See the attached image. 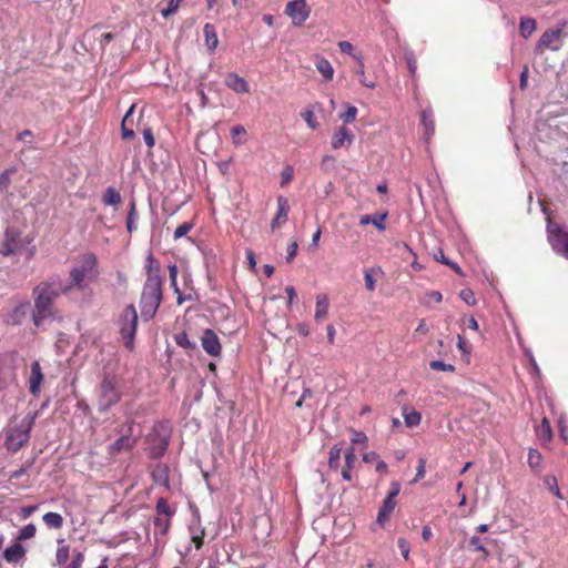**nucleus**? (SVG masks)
Segmentation results:
<instances>
[{
  "mask_svg": "<svg viewBox=\"0 0 568 568\" xmlns=\"http://www.w3.org/2000/svg\"><path fill=\"white\" fill-rule=\"evenodd\" d=\"M60 294L68 295V287L63 286V281L59 275H53L47 281L41 282L33 288L34 312L33 323L39 327L42 322L53 316V302Z\"/></svg>",
  "mask_w": 568,
  "mask_h": 568,
  "instance_id": "nucleus-1",
  "label": "nucleus"
},
{
  "mask_svg": "<svg viewBox=\"0 0 568 568\" xmlns=\"http://www.w3.org/2000/svg\"><path fill=\"white\" fill-rule=\"evenodd\" d=\"M98 276L97 258L93 254L83 255L70 271V280L63 282L70 294L73 290L87 292L89 285Z\"/></svg>",
  "mask_w": 568,
  "mask_h": 568,
  "instance_id": "nucleus-2",
  "label": "nucleus"
},
{
  "mask_svg": "<svg viewBox=\"0 0 568 568\" xmlns=\"http://www.w3.org/2000/svg\"><path fill=\"white\" fill-rule=\"evenodd\" d=\"M162 301V280L158 270L150 266L144 285V321L152 318Z\"/></svg>",
  "mask_w": 568,
  "mask_h": 568,
  "instance_id": "nucleus-3",
  "label": "nucleus"
},
{
  "mask_svg": "<svg viewBox=\"0 0 568 568\" xmlns=\"http://www.w3.org/2000/svg\"><path fill=\"white\" fill-rule=\"evenodd\" d=\"M171 437V426L169 422H158L148 434L146 444L148 454L151 458H158L164 454L169 446Z\"/></svg>",
  "mask_w": 568,
  "mask_h": 568,
  "instance_id": "nucleus-4",
  "label": "nucleus"
},
{
  "mask_svg": "<svg viewBox=\"0 0 568 568\" xmlns=\"http://www.w3.org/2000/svg\"><path fill=\"white\" fill-rule=\"evenodd\" d=\"M37 418V414H29L21 422L11 427L6 437V446L10 452H18L30 438V432Z\"/></svg>",
  "mask_w": 568,
  "mask_h": 568,
  "instance_id": "nucleus-5",
  "label": "nucleus"
},
{
  "mask_svg": "<svg viewBox=\"0 0 568 568\" xmlns=\"http://www.w3.org/2000/svg\"><path fill=\"white\" fill-rule=\"evenodd\" d=\"M547 240L555 253L568 260V231L551 219L547 223Z\"/></svg>",
  "mask_w": 568,
  "mask_h": 568,
  "instance_id": "nucleus-6",
  "label": "nucleus"
},
{
  "mask_svg": "<svg viewBox=\"0 0 568 568\" xmlns=\"http://www.w3.org/2000/svg\"><path fill=\"white\" fill-rule=\"evenodd\" d=\"M138 326V313L133 305H128L120 318V335L124 346L132 349L134 346V335Z\"/></svg>",
  "mask_w": 568,
  "mask_h": 568,
  "instance_id": "nucleus-7",
  "label": "nucleus"
},
{
  "mask_svg": "<svg viewBox=\"0 0 568 568\" xmlns=\"http://www.w3.org/2000/svg\"><path fill=\"white\" fill-rule=\"evenodd\" d=\"M98 407L103 412L116 404L120 399V394L115 385V378L112 376H104L98 389Z\"/></svg>",
  "mask_w": 568,
  "mask_h": 568,
  "instance_id": "nucleus-8",
  "label": "nucleus"
},
{
  "mask_svg": "<svg viewBox=\"0 0 568 568\" xmlns=\"http://www.w3.org/2000/svg\"><path fill=\"white\" fill-rule=\"evenodd\" d=\"M562 47V29L552 28L546 30L535 47L536 54H544L546 50L559 51Z\"/></svg>",
  "mask_w": 568,
  "mask_h": 568,
  "instance_id": "nucleus-9",
  "label": "nucleus"
},
{
  "mask_svg": "<svg viewBox=\"0 0 568 568\" xmlns=\"http://www.w3.org/2000/svg\"><path fill=\"white\" fill-rule=\"evenodd\" d=\"M400 491V485L398 481H392L389 485V490L387 493V496L382 503V506L379 507L376 521L381 526H384L390 518V515L393 514L397 501L396 497Z\"/></svg>",
  "mask_w": 568,
  "mask_h": 568,
  "instance_id": "nucleus-10",
  "label": "nucleus"
},
{
  "mask_svg": "<svg viewBox=\"0 0 568 568\" xmlns=\"http://www.w3.org/2000/svg\"><path fill=\"white\" fill-rule=\"evenodd\" d=\"M285 13L295 26H302L310 17V8L305 0H294L286 4Z\"/></svg>",
  "mask_w": 568,
  "mask_h": 568,
  "instance_id": "nucleus-11",
  "label": "nucleus"
},
{
  "mask_svg": "<svg viewBox=\"0 0 568 568\" xmlns=\"http://www.w3.org/2000/svg\"><path fill=\"white\" fill-rule=\"evenodd\" d=\"M23 246V241L19 231L8 229L4 234V240L0 244V253L10 255L18 253Z\"/></svg>",
  "mask_w": 568,
  "mask_h": 568,
  "instance_id": "nucleus-12",
  "label": "nucleus"
},
{
  "mask_svg": "<svg viewBox=\"0 0 568 568\" xmlns=\"http://www.w3.org/2000/svg\"><path fill=\"white\" fill-rule=\"evenodd\" d=\"M30 310L28 301L19 302L6 316L4 323L7 325L18 326L23 323Z\"/></svg>",
  "mask_w": 568,
  "mask_h": 568,
  "instance_id": "nucleus-13",
  "label": "nucleus"
},
{
  "mask_svg": "<svg viewBox=\"0 0 568 568\" xmlns=\"http://www.w3.org/2000/svg\"><path fill=\"white\" fill-rule=\"evenodd\" d=\"M202 347L211 356H219L222 351V346L217 335L210 328L203 332L201 337Z\"/></svg>",
  "mask_w": 568,
  "mask_h": 568,
  "instance_id": "nucleus-14",
  "label": "nucleus"
},
{
  "mask_svg": "<svg viewBox=\"0 0 568 568\" xmlns=\"http://www.w3.org/2000/svg\"><path fill=\"white\" fill-rule=\"evenodd\" d=\"M43 382V374L41 371L40 363L33 362L30 366L29 376V390L33 396H38L41 392V384Z\"/></svg>",
  "mask_w": 568,
  "mask_h": 568,
  "instance_id": "nucleus-15",
  "label": "nucleus"
},
{
  "mask_svg": "<svg viewBox=\"0 0 568 568\" xmlns=\"http://www.w3.org/2000/svg\"><path fill=\"white\" fill-rule=\"evenodd\" d=\"M345 465L342 468L341 475L344 480L351 481L353 479L352 470L357 465V456L353 446L348 447L344 453Z\"/></svg>",
  "mask_w": 568,
  "mask_h": 568,
  "instance_id": "nucleus-16",
  "label": "nucleus"
},
{
  "mask_svg": "<svg viewBox=\"0 0 568 568\" xmlns=\"http://www.w3.org/2000/svg\"><path fill=\"white\" fill-rule=\"evenodd\" d=\"M225 85L236 93H248V82L237 73L230 72L225 77Z\"/></svg>",
  "mask_w": 568,
  "mask_h": 568,
  "instance_id": "nucleus-17",
  "label": "nucleus"
},
{
  "mask_svg": "<svg viewBox=\"0 0 568 568\" xmlns=\"http://www.w3.org/2000/svg\"><path fill=\"white\" fill-rule=\"evenodd\" d=\"M353 139L354 134L352 133V131L345 125H343L334 132L331 144L334 150H338L343 148L346 143L351 144L353 142Z\"/></svg>",
  "mask_w": 568,
  "mask_h": 568,
  "instance_id": "nucleus-18",
  "label": "nucleus"
},
{
  "mask_svg": "<svg viewBox=\"0 0 568 568\" xmlns=\"http://www.w3.org/2000/svg\"><path fill=\"white\" fill-rule=\"evenodd\" d=\"M14 377L13 367L7 363L4 357L0 356V393L9 387Z\"/></svg>",
  "mask_w": 568,
  "mask_h": 568,
  "instance_id": "nucleus-19",
  "label": "nucleus"
},
{
  "mask_svg": "<svg viewBox=\"0 0 568 568\" xmlns=\"http://www.w3.org/2000/svg\"><path fill=\"white\" fill-rule=\"evenodd\" d=\"M288 211H290V205H288L287 200L284 196H278L277 197V212L271 223V227L273 231L286 222Z\"/></svg>",
  "mask_w": 568,
  "mask_h": 568,
  "instance_id": "nucleus-20",
  "label": "nucleus"
},
{
  "mask_svg": "<svg viewBox=\"0 0 568 568\" xmlns=\"http://www.w3.org/2000/svg\"><path fill=\"white\" fill-rule=\"evenodd\" d=\"M388 213H376L374 215L364 214L359 219V225L366 226L368 224H373L378 231H385L386 230V221H387Z\"/></svg>",
  "mask_w": 568,
  "mask_h": 568,
  "instance_id": "nucleus-21",
  "label": "nucleus"
},
{
  "mask_svg": "<svg viewBox=\"0 0 568 568\" xmlns=\"http://www.w3.org/2000/svg\"><path fill=\"white\" fill-rule=\"evenodd\" d=\"M169 467L165 464H156L151 470L153 481L163 487H169Z\"/></svg>",
  "mask_w": 568,
  "mask_h": 568,
  "instance_id": "nucleus-22",
  "label": "nucleus"
},
{
  "mask_svg": "<svg viewBox=\"0 0 568 568\" xmlns=\"http://www.w3.org/2000/svg\"><path fill=\"white\" fill-rule=\"evenodd\" d=\"M329 308V301L326 294L316 295L315 314L316 322H321L327 317Z\"/></svg>",
  "mask_w": 568,
  "mask_h": 568,
  "instance_id": "nucleus-23",
  "label": "nucleus"
},
{
  "mask_svg": "<svg viewBox=\"0 0 568 568\" xmlns=\"http://www.w3.org/2000/svg\"><path fill=\"white\" fill-rule=\"evenodd\" d=\"M420 122L424 128V138L428 141L435 133V121L432 110H423L420 113Z\"/></svg>",
  "mask_w": 568,
  "mask_h": 568,
  "instance_id": "nucleus-24",
  "label": "nucleus"
},
{
  "mask_svg": "<svg viewBox=\"0 0 568 568\" xmlns=\"http://www.w3.org/2000/svg\"><path fill=\"white\" fill-rule=\"evenodd\" d=\"M353 58L357 62V67L353 69V73L358 77L361 84L368 89H375L376 82L368 81L365 75L363 57L361 54H355V55H353Z\"/></svg>",
  "mask_w": 568,
  "mask_h": 568,
  "instance_id": "nucleus-25",
  "label": "nucleus"
},
{
  "mask_svg": "<svg viewBox=\"0 0 568 568\" xmlns=\"http://www.w3.org/2000/svg\"><path fill=\"white\" fill-rule=\"evenodd\" d=\"M24 555L26 550L19 542L13 544L12 546L6 548L3 551V558L8 562H18L24 557Z\"/></svg>",
  "mask_w": 568,
  "mask_h": 568,
  "instance_id": "nucleus-26",
  "label": "nucleus"
},
{
  "mask_svg": "<svg viewBox=\"0 0 568 568\" xmlns=\"http://www.w3.org/2000/svg\"><path fill=\"white\" fill-rule=\"evenodd\" d=\"M205 45L210 51H214L219 44V38L215 27L212 23H205L203 27Z\"/></svg>",
  "mask_w": 568,
  "mask_h": 568,
  "instance_id": "nucleus-27",
  "label": "nucleus"
},
{
  "mask_svg": "<svg viewBox=\"0 0 568 568\" xmlns=\"http://www.w3.org/2000/svg\"><path fill=\"white\" fill-rule=\"evenodd\" d=\"M135 106H136V104L133 103L122 119L121 131H122L123 139H131L134 136L131 115L134 112Z\"/></svg>",
  "mask_w": 568,
  "mask_h": 568,
  "instance_id": "nucleus-28",
  "label": "nucleus"
},
{
  "mask_svg": "<svg viewBox=\"0 0 568 568\" xmlns=\"http://www.w3.org/2000/svg\"><path fill=\"white\" fill-rule=\"evenodd\" d=\"M70 557V547L64 544L63 539L58 540V548L53 566H62Z\"/></svg>",
  "mask_w": 568,
  "mask_h": 568,
  "instance_id": "nucleus-29",
  "label": "nucleus"
},
{
  "mask_svg": "<svg viewBox=\"0 0 568 568\" xmlns=\"http://www.w3.org/2000/svg\"><path fill=\"white\" fill-rule=\"evenodd\" d=\"M536 434L537 437L544 443H548L551 440L552 429L549 420L546 417H544L541 423L536 427Z\"/></svg>",
  "mask_w": 568,
  "mask_h": 568,
  "instance_id": "nucleus-30",
  "label": "nucleus"
},
{
  "mask_svg": "<svg viewBox=\"0 0 568 568\" xmlns=\"http://www.w3.org/2000/svg\"><path fill=\"white\" fill-rule=\"evenodd\" d=\"M42 520L48 528L60 529L63 526V517L58 513H47L42 516Z\"/></svg>",
  "mask_w": 568,
  "mask_h": 568,
  "instance_id": "nucleus-31",
  "label": "nucleus"
},
{
  "mask_svg": "<svg viewBox=\"0 0 568 568\" xmlns=\"http://www.w3.org/2000/svg\"><path fill=\"white\" fill-rule=\"evenodd\" d=\"M317 71L324 77L326 81H331L334 75V69L331 62L325 58H320L316 61Z\"/></svg>",
  "mask_w": 568,
  "mask_h": 568,
  "instance_id": "nucleus-32",
  "label": "nucleus"
},
{
  "mask_svg": "<svg viewBox=\"0 0 568 568\" xmlns=\"http://www.w3.org/2000/svg\"><path fill=\"white\" fill-rule=\"evenodd\" d=\"M172 516L170 515H158L154 517L153 524L155 534L165 535L170 527V519Z\"/></svg>",
  "mask_w": 568,
  "mask_h": 568,
  "instance_id": "nucleus-33",
  "label": "nucleus"
},
{
  "mask_svg": "<svg viewBox=\"0 0 568 568\" xmlns=\"http://www.w3.org/2000/svg\"><path fill=\"white\" fill-rule=\"evenodd\" d=\"M536 20L532 18H521L519 23L520 34L527 39L529 38L536 30Z\"/></svg>",
  "mask_w": 568,
  "mask_h": 568,
  "instance_id": "nucleus-34",
  "label": "nucleus"
},
{
  "mask_svg": "<svg viewBox=\"0 0 568 568\" xmlns=\"http://www.w3.org/2000/svg\"><path fill=\"white\" fill-rule=\"evenodd\" d=\"M469 548L471 551L481 552V558L487 559L489 557V552L485 547L483 539L478 536H473L468 541Z\"/></svg>",
  "mask_w": 568,
  "mask_h": 568,
  "instance_id": "nucleus-35",
  "label": "nucleus"
},
{
  "mask_svg": "<svg viewBox=\"0 0 568 568\" xmlns=\"http://www.w3.org/2000/svg\"><path fill=\"white\" fill-rule=\"evenodd\" d=\"M403 416L405 419V424L407 427H414L419 425L422 420V415L415 409L408 410L407 408H404Z\"/></svg>",
  "mask_w": 568,
  "mask_h": 568,
  "instance_id": "nucleus-36",
  "label": "nucleus"
},
{
  "mask_svg": "<svg viewBox=\"0 0 568 568\" xmlns=\"http://www.w3.org/2000/svg\"><path fill=\"white\" fill-rule=\"evenodd\" d=\"M542 456L537 449L530 448L528 452V465L535 471L541 468Z\"/></svg>",
  "mask_w": 568,
  "mask_h": 568,
  "instance_id": "nucleus-37",
  "label": "nucleus"
},
{
  "mask_svg": "<svg viewBox=\"0 0 568 568\" xmlns=\"http://www.w3.org/2000/svg\"><path fill=\"white\" fill-rule=\"evenodd\" d=\"M342 448L339 445H333L328 453V466L331 469L336 470L339 467Z\"/></svg>",
  "mask_w": 568,
  "mask_h": 568,
  "instance_id": "nucleus-38",
  "label": "nucleus"
},
{
  "mask_svg": "<svg viewBox=\"0 0 568 568\" xmlns=\"http://www.w3.org/2000/svg\"><path fill=\"white\" fill-rule=\"evenodd\" d=\"M246 130L243 125H235L231 129V138L234 145L239 146L245 142Z\"/></svg>",
  "mask_w": 568,
  "mask_h": 568,
  "instance_id": "nucleus-39",
  "label": "nucleus"
},
{
  "mask_svg": "<svg viewBox=\"0 0 568 568\" xmlns=\"http://www.w3.org/2000/svg\"><path fill=\"white\" fill-rule=\"evenodd\" d=\"M120 201L121 195L119 191H116L114 187H108L103 196V202L106 205H116L120 203Z\"/></svg>",
  "mask_w": 568,
  "mask_h": 568,
  "instance_id": "nucleus-40",
  "label": "nucleus"
},
{
  "mask_svg": "<svg viewBox=\"0 0 568 568\" xmlns=\"http://www.w3.org/2000/svg\"><path fill=\"white\" fill-rule=\"evenodd\" d=\"M376 273H377V271L375 268L365 270V274H364L365 287L369 292H374L375 291V287H376L375 274Z\"/></svg>",
  "mask_w": 568,
  "mask_h": 568,
  "instance_id": "nucleus-41",
  "label": "nucleus"
},
{
  "mask_svg": "<svg viewBox=\"0 0 568 568\" xmlns=\"http://www.w3.org/2000/svg\"><path fill=\"white\" fill-rule=\"evenodd\" d=\"M434 257H435V260H436V261H438V262H440V263H443V264H445V265H448V266H449V267H452L456 273H458V274H460V275H462V270H460V267H459L456 263H454V262L449 261V260L445 256V254H444L443 250H438V252L434 254Z\"/></svg>",
  "mask_w": 568,
  "mask_h": 568,
  "instance_id": "nucleus-42",
  "label": "nucleus"
},
{
  "mask_svg": "<svg viewBox=\"0 0 568 568\" xmlns=\"http://www.w3.org/2000/svg\"><path fill=\"white\" fill-rule=\"evenodd\" d=\"M301 116L303 118V120L307 123V125L312 130H316L318 128L320 124H318V122L315 119V114H314L313 110H311V109L304 110L301 113Z\"/></svg>",
  "mask_w": 568,
  "mask_h": 568,
  "instance_id": "nucleus-43",
  "label": "nucleus"
},
{
  "mask_svg": "<svg viewBox=\"0 0 568 568\" xmlns=\"http://www.w3.org/2000/svg\"><path fill=\"white\" fill-rule=\"evenodd\" d=\"M175 343L183 348H194L195 344L189 339L185 332H181L174 336Z\"/></svg>",
  "mask_w": 568,
  "mask_h": 568,
  "instance_id": "nucleus-44",
  "label": "nucleus"
},
{
  "mask_svg": "<svg viewBox=\"0 0 568 568\" xmlns=\"http://www.w3.org/2000/svg\"><path fill=\"white\" fill-rule=\"evenodd\" d=\"M182 1L183 0H169L168 7L161 11L162 17L168 19L169 17L174 14L178 11Z\"/></svg>",
  "mask_w": 568,
  "mask_h": 568,
  "instance_id": "nucleus-45",
  "label": "nucleus"
},
{
  "mask_svg": "<svg viewBox=\"0 0 568 568\" xmlns=\"http://www.w3.org/2000/svg\"><path fill=\"white\" fill-rule=\"evenodd\" d=\"M36 526L33 524H28L20 529L18 538L20 540L30 539L36 535Z\"/></svg>",
  "mask_w": 568,
  "mask_h": 568,
  "instance_id": "nucleus-46",
  "label": "nucleus"
},
{
  "mask_svg": "<svg viewBox=\"0 0 568 568\" xmlns=\"http://www.w3.org/2000/svg\"><path fill=\"white\" fill-rule=\"evenodd\" d=\"M544 481L551 493H554L557 497L561 498L557 478L555 476H546Z\"/></svg>",
  "mask_w": 568,
  "mask_h": 568,
  "instance_id": "nucleus-47",
  "label": "nucleus"
},
{
  "mask_svg": "<svg viewBox=\"0 0 568 568\" xmlns=\"http://www.w3.org/2000/svg\"><path fill=\"white\" fill-rule=\"evenodd\" d=\"M429 367L433 369V371H443V372H450L453 373L455 371V366L452 365V364H446L442 361H432L429 363Z\"/></svg>",
  "mask_w": 568,
  "mask_h": 568,
  "instance_id": "nucleus-48",
  "label": "nucleus"
},
{
  "mask_svg": "<svg viewBox=\"0 0 568 568\" xmlns=\"http://www.w3.org/2000/svg\"><path fill=\"white\" fill-rule=\"evenodd\" d=\"M194 224L192 222H184L179 225L174 231V239H180L185 236L192 229Z\"/></svg>",
  "mask_w": 568,
  "mask_h": 568,
  "instance_id": "nucleus-49",
  "label": "nucleus"
},
{
  "mask_svg": "<svg viewBox=\"0 0 568 568\" xmlns=\"http://www.w3.org/2000/svg\"><path fill=\"white\" fill-rule=\"evenodd\" d=\"M156 514L158 515H170V516L173 515L166 499L163 497H160L156 501Z\"/></svg>",
  "mask_w": 568,
  "mask_h": 568,
  "instance_id": "nucleus-50",
  "label": "nucleus"
},
{
  "mask_svg": "<svg viewBox=\"0 0 568 568\" xmlns=\"http://www.w3.org/2000/svg\"><path fill=\"white\" fill-rule=\"evenodd\" d=\"M351 443L353 445L362 444V445H364L366 447L367 443H368V438H367L365 433L353 429L352 430Z\"/></svg>",
  "mask_w": 568,
  "mask_h": 568,
  "instance_id": "nucleus-51",
  "label": "nucleus"
},
{
  "mask_svg": "<svg viewBox=\"0 0 568 568\" xmlns=\"http://www.w3.org/2000/svg\"><path fill=\"white\" fill-rule=\"evenodd\" d=\"M357 115V108L356 106H348L347 110L339 115V118L344 121V123H352L355 121Z\"/></svg>",
  "mask_w": 568,
  "mask_h": 568,
  "instance_id": "nucleus-52",
  "label": "nucleus"
},
{
  "mask_svg": "<svg viewBox=\"0 0 568 568\" xmlns=\"http://www.w3.org/2000/svg\"><path fill=\"white\" fill-rule=\"evenodd\" d=\"M84 561V555L81 551H74L72 560L64 568H81Z\"/></svg>",
  "mask_w": 568,
  "mask_h": 568,
  "instance_id": "nucleus-53",
  "label": "nucleus"
},
{
  "mask_svg": "<svg viewBox=\"0 0 568 568\" xmlns=\"http://www.w3.org/2000/svg\"><path fill=\"white\" fill-rule=\"evenodd\" d=\"M397 546L405 560L409 559L410 545L405 538H398Z\"/></svg>",
  "mask_w": 568,
  "mask_h": 568,
  "instance_id": "nucleus-54",
  "label": "nucleus"
},
{
  "mask_svg": "<svg viewBox=\"0 0 568 568\" xmlns=\"http://www.w3.org/2000/svg\"><path fill=\"white\" fill-rule=\"evenodd\" d=\"M460 298L468 305H475L476 300L471 290L465 288L460 292Z\"/></svg>",
  "mask_w": 568,
  "mask_h": 568,
  "instance_id": "nucleus-55",
  "label": "nucleus"
},
{
  "mask_svg": "<svg viewBox=\"0 0 568 568\" xmlns=\"http://www.w3.org/2000/svg\"><path fill=\"white\" fill-rule=\"evenodd\" d=\"M425 467H426V460L424 458H420L418 462L417 473L415 478L412 480V484L417 483L418 480L423 479L425 476Z\"/></svg>",
  "mask_w": 568,
  "mask_h": 568,
  "instance_id": "nucleus-56",
  "label": "nucleus"
},
{
  "mask_svg": "<svg viewBox=\"0 0 568 568\" xmlns=\"http://www.w3.org/2000/svg\"><path fill=\"white\" fill-rule=\"evenodd\" d=\"M337 45L343 53L351 54L352 57L354 55L353 54L354 48L349 41H339L337 43Z\"/></svg>",
  "mask_w": 568,
  "mask_h": 568,
  "instance_id": "nucleus-57",
  "label": "nucleus"
},
{
  "mask_svg": "<svg viewBox=\"0 0 568 568\" xmlns=\"http://www.w3.org/2000/svg\"><path fill=\"white\" fill-rule=\"evenodd\" d=\"M406 60H407V67H408L410 75L415 77L416 70H417V61H416V59L412 54H409V55L406 57Z\"/></svg>",
  "mask_w": 568,
  "mask_h": 568,
  "instance_id": "nucleus-58",
  "label": "nucleus"
},
{
  "mask_svg": "<svg viewBox=\"0 0 568 568\" xmlns=\"http://www.w3.org/2000/svg\"><path fill=\"white\" fill-rule=\"evenodd\" d=\"M297 248H298V245L296 242H292L291 244H288L287 256H286L287 262H291L296 256Z\"/></svg>",
  "mask_w": 568,
  "mask_h": 568,
  "instance_id": "nucleus-59",
  "label": "nucleus"
},
{
  "mask_svg": "<svg viewBox=\"0 0 568 568\" xmlns=\"http://www.w3.org/2000/svg\"><path fill=\"white\" fill-rule=\"evenodd\" d=\"M134 211H135V202L132 201L131 202V212H130V214L128 216V222H126L128 230L130 232H132L133 229L134 230L136 229V226L134 225V221H133Z\"/></svg>",
  "mask_w": 568,
  "mask_h": 568,
  "instance_id": "nucleus-60",
  "label": "nucleus"
},
{
  "mask_svg": "<svg viewBox=\"0 0 568 568\" xmlns=\"http://www.w3.org/2000/svg\"><path fill=\"white\" fill-rule=\"evenodd\" d=\"M326 332H327V342L329 345H333L335 343V334H336L335 327L332 324H329L326 327Z\"/></svg>",
  "mask_w": 568,
  "mask_h": 568,
  "instance_id": "nucleus-61",
  "label": "nucleus"
},
{
  "mask_svg": "<svg viewBox=\"0 0 568 568\" xmlns=\"http://www.w3.org/2000/svg\"><path fill=\"white\" fill-rule=\"evenodd\" d=\"M378 454L375 452L365 453L363 455V462L364 463H373L375 460H378Z\"/></svg>",
  "mask_w": 568,
  "mask_h": 568,
  "instance_id": "nucleus-62",
  "label": "nucleus"
},
{
  "mask_svg": "<svg viewBox=\"0 0 568 568\" xmlns=\"http://www.w3.org/2000/svg\"><path fill=\"white\" fill-rule=\"evenodd\" d=\"M296 329H297V333H298L301 336L306 337V336H308V334H310V327H308V324H306V323H300V324L297 325V328H296Z\"/></svg>",
  "mask_w": 568,
  "mask_h": 568,
  "instance_id": "nucleus-63",
  "label": "nucleus"
},
{
  "mask_svg": "<svg viewBox=\"0 0 568 568\" xmlns=\"http://www.w3.org/2000/svg\"><path fill=\"white\" fill-rule=\"evenodd\" d=\"M427 296L430 301H433L435 303H440L443 300V295L438 291H432V292L427 293Z\"/></svg>",
  "mask_w": 568,
  "mask_h": 568,
  "instance_id": "nucleus-64",
  "label": "nucleus"
}]
</instances>
